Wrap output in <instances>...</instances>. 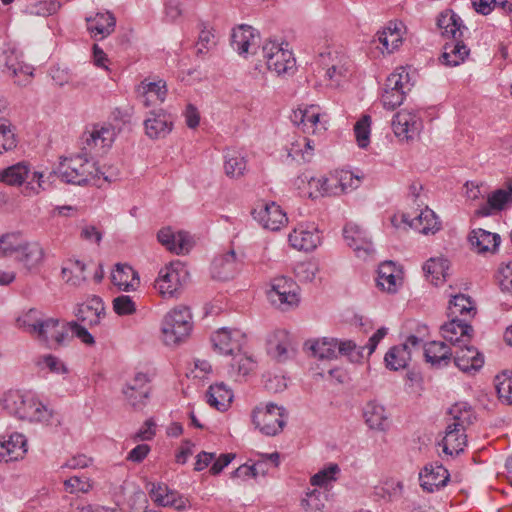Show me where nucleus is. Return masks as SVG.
Here are the masks:
<instances>
[{
  "mask_svg": "<svg viewBox=\"0 0 512 512\" xmlns=\"http://www.w3.org/2000/svg\"><path fill=\"white\" fill-rule=\"evenodd\" d=\"M426 330L427 327L422 326L418 330L419 333H422V336L410 335L403 344L391 347L384 358L387 368L394 371L406 368L411 360V350L421 347Z\"/></svg>",
  "mask_w": 512,
  "mask_h": 512,
  "instance_id": "6e6552de",
  "label": "nucleus"
},
{
  "mask_svg": "<svg viewBox=\"0 0 512 512\" xmlns=\"http://www.w3.org/2000/svg\"><path fill=\"white\" fill-rule=\"evenodd\" d=\"M385 87L391 90H403L406 94L410 90L409 73L406 68L399 67L391 73L386 79Z\"/></svg>",
  "mask_w": 512,
  "mask_h": 512,
  "instance_id": "3c124183",
  "label": "nucleus"
},
{
  "mask_svg": "<svg viewBox=\"0 0 512 512\" xmlns=\"http://www.w3.org/2000/svg\"><path fill=\"white\" fill-rule=\"evenodd\" d=\"M447 268V260L441 258H431L425 263L423 267L424 271L427 274L432 275L436 280H439L440 277H445V271Z\"/></svg>",
  "mask_w": 512,
  "mask_h": 512,
  "instance_id": "0e129e2a",
  "label": "nucleus"
},
{
  "mask_svg": "<svg viewBox=\"0 0 512 512\" xmlns=\"http://www.w3.org/2000/svg\"><path fill=\"white\" fill-rule=\"evenodd\" d=\"M363 416L366 424L374 430L384 431L388 428V418L384 406L375 401L366 404Z\"/></svg>",
  "mask_w": 512,
  "mask_h": 512,
  "instance_id": "2f4dec72",
  "label": "nucleus"
},
{
  "mask_svg": "<svg viewBox=\"0 0 512 512\" xmlns=\"http://www.w3.org/2000/svg\"><path fill=\"white\" fill-rule=\"evenodd\" d=\"M224 158V169L228 177L239 178L244 175L247 163L245 157L241 154L240 151L235 149H228Z\"/></svg>",
  "mask_w": 512,
  "mask_h": 512,
  "instance_id": "72a5a7b5",
  "label": "nucleus"
},
{
  "mask_svg": "<svg viewBox=\"0 0 512 512\" xmlns=\"http://www.w3.org/2000/svg\"><path fill=\"white\" fill-rule=\"evenodd\" d=\"M379 42L383 45V48L388 53L393 52L395 49L399 47L402 42V35L398 34V32L390 33L386 31H382L378 36Z\"/></svg>",
  "mask_w": 512,
  "mask_h": 512,
  "instance_id": "774afa93",
  "label": "nucleus"
},
{
  "mask_svg": "<svg viewBox=\"0 0 512 512\" xmlns=\"http://www.w3.org/2000/svg\"><path fill=\"white\" fill-rule=\"evenodd\" d=\"M268 299L270 303L276 308L287 311L292 308H295L299 304V295L298 292H268Z\"/></svg>",
  "mask_w": 512,
  "mask_h": 512,
  "instance_id": "a19ab883",
  "label": "nucleus"
},
{
  "mask_svg": "<svg viewBox=\"0 0 512 512\" xmlns=\"http://www.w3.org/2000/svg\"><path fill=\"white\" fill-rule=\"evenodd\" d=\"M405 95L403 90H391L385 87L384 93L382 94L383 106L387 109L394 110L403 103Z\"/></svg>",
  "mask_w": 512,
  "mask_h": 512,
  "instance_id": "680f3d73",
  "label": "nucleus"
},
{
  "mask_svg": "<svg viewBox=\"0 0 512 512\" xmlns=\"http://www.w3.org/2000/svg\"><path fill=\"white\" fill-rule=\"evenodd\" d=\"M60 3L55 0H42L27 4L24 12L34 16H49L60 9Z\"/></svg>",
  "mask_w": 512,
  "mask_h": 512,
  "instance_id": "de8ad7c7",
  "label": "nucleus"
},
{
  "mask_svg": "<svg viewBox=\"0 0 512 512\" xmlns=\"http://www.w3.org/2000/svg\"><path fill=\"white\" fill-rule=\"evenodd\" d=\"M448 425L446 427L445 436L442 440L443 452L447 455H458L463 452L467 444L466 430Z\"/></svg>",
  "mask_w": 512,
  "mask_h": 512,
  "instance_id": "c756f323",
  "label": "nucleus"
},
{
  "mask_svg": "<svg viewBox=\"0 0 512 512\" xmlns=\"http://www.w3.org/2000/svg\"><path fill=\"white\" fill-rule=\"evenodd\" d=\"M3 405L10 414L29 422L48 424L53 417V411L42 402L19 392L8 393Z\"/></svg>",
  "mask_w": 512,
  "mask_h": 512,
  "instance_id": "f03ea898",
  "label": "nucleus"
},
{
  "mask_svg": "<svg viewBox=\"0 0 512 512\" xmlns=\"http://www.w3.org/2000/svg\"><path fill=\"white\" fill-rule=\"evenodd\" d=\"M104 315L105 306L98 296H93L87 302L79 305L76 312L77 319L89 326L98 325Z\"/></svg>",
  "mask_w": 512,
  "mask_h": 512,
  "instance_id": "a878e982",
  "label": "nucleus"
},
{
  "mask_svg": "<svg viewBox=\"0 0 512 512\" xmlns=\"http://www.w3.org/2000/svg\"><path fill=\"white\" fill-rule=\"evenodd\" d=\"M450 480L448 470L438 463L427 464L419 473L421 488L428 493L439 491L445 487Z\"/></svg>",
  "mask_w": 512,
  "mask_h": 512,
  "instance_id": "ddd939ff",
  "label": "nucleus"
},
{
  "mask_svg": "<svg viewBox=\"0 0 512 512\" xmlns=\"http://www.w3.org/2000/svg\"><path fill=\"white\" fill-rule=\"evenodd\" d=\"M318 268L316 264L312 262H302L298 263L294 269L295 276L299 281L302 282H311L314 280L316 276Z\"/></svg>",
  "mask_w": 512,
  "mask_h": 512,
  "instance_id": "338daca9",
  "label": "nucleus"
},
{
  "mask_svg": "<svg viewBox=\"0 0 512 512\" xmlns=\"http://www.w3.org/2000/svg\"><path fill=\"white\" fill-rule=\"evenodd\" d=\"M82 144L83 150L91 153L92 151H98L102 148V144L100 142L99 132L96 130L95 126L91 128V130H87L82 135Z\"/></svg>",
  "mask_w": 512,
  "mask_h": 512,
  "instance_id": "e2e57ef3",
  "label": "nucleus"
},
{
  "mask_svg": "<svg viewBox=\"0 0 512 512\" xmlns=\"http://www.w3.org/2000/svg\"><path fill=\"white\" fill-rule=\"evenodd\" d=\"M290 245L299 250L310 252L321 242V233L314 224H301L289 234Z\"/></svg>",
  "mask_w": 512,
  "mask_h": 512,
  "instance_id": "f8f14e48",
  "label": "nucleus"
},
{
  "mask_svg": "<svg viewBox=\"0 0 512 512\" xmlns=\"http://www.w3.org/2000/svg\"><path fill=\"white\" fill-rule=\"evenodd\" d=\"M84 271L85 264L81 261H76L72 269L66 267L62 268V276L67 283L77 286L86 280V277L83 275Z\"/></svg>",
  "mask_w": 512,
  "mask_h": 512,
  "instance_id": "5fc2aeb1",
  "label": "nucleus"
},
{
  "mask_svg": "<svg viewBox=\"0 0 512 512\" xmlns=\"http://www.w3.org/2000/svg\"><path fill=\"white\" fill-rule=\"evenodd\" d=\"M366 347L357 345L353 340H339L337 345V356H345L351 362L359 363L364 358Z\"/></svg>",
  "mask_w": 512,
  "mask_h": 512,
  "instance_id": "49530a36",
  "label": "nucleus"
},
{
  "mask_svg": "<svg viewBox=\"0 0 512 512\" xmlns=\"http://www.w3.org/2000/svg\"><path fill=\"white\" fill-rule=\"evenodd\" d=\"M260 44L258 32L250 25H240L233 29L231 46L240 55L256 54Z\"/></svg>",
  "mask_w": 512,
  "mask_h": 512,
  "instance_id": "2eb2a0df",
  "label": "nucleus"
},
{
  "mask_svg": "<svg viewBox=\"0 0 512 512\" xmlns=\"http://www.w3.org/2000/svg\"><path fill=\"white\" fill-rule=\"evenodd\" d=\"M97 163L84 155L63 158L54 173L65 183L85 185L95 181Z\"/></svg>",
  "mask_w": 512,
  "mask_h": 512,
  "instance_id": "7ed1b4c3",
  "label": "nucleus"
},
{
  "mask_svg": "<svg viewBox=\"0 0 512 512\" xmlns=\"http://www.w3.org/2000/svg\"><path fill=\"white\" fill-rule=\"evenodd\" d=\"M30 179V169L23 162L12 165L0 173V181L8 185H22Z\"/></svg>",
  "mask_w": 512,
  "mask_h": 512,
  "instance_id": "c9c22d12",
  "label": "nucleus"
},
{
  "mask_svg": "<svg viewBox=\"0 0 512 512\" xmlns=\"http://www.w3.org/2000/svg\"><path fill=\"white\" fill-rule=\"evenodd\" d=\"M394 269L395 266L391 261L380 264L378 269L377 285L389 293L397 291V278L394 275Z\"/></svg>",
  "mask_w": 512,
  "mask_h": 512,
  "instance_id": "58836bf2",
  "label": "nucleus"
},
{
  "mask_svg": "<svg viewBox=\"0 0 512 512\" xmlns=\"http://www.w3.org/2000/svg\"><path fill=\"white\" fill-rule=\"evenodd\" d=\"M337 338H322L306 342L305 346L312 352L313 356L319 359L337 358Z\"/></svg>",
  "mask_w": 512,
  "mask_h": 512,
  "instance_id": "473e14b6",
  "label": "nucleus"
},
{
  "mask_svg": "<svg viewBox=\"0 0 512 512\" xmlns=\"http://www.w3.org/2000/svg\"><path fill=\"white\" fill-rule=\"evenodd\" d=\"M468 241L471 249L478 253H495L500 245L501 237L497 233L478 228L469 233Z\"/></svg>",
  "mask_w": 512,
  "mask_h": 512,
  "instance_id": "5701e85b",
  "label": "nucleus"
},
{
  "mask_svg": "<svg viewBox=\"0 0 512 512\" xmlns=\"http://www.w3.org/2000/svg\"><path fill=\"white\" fill-rule=\"evenodd\" d=\"M24 239L20 233H7L0 237V257L17 256Z\"/></svg>",
  "mask_w": 512,
  "mask_h": 512,
  "instance_id": "c03bdc74",
  "label": "nucleus"
},
{
  "mask_svg": "<svg viewBox=\"0 0 512 512\" xmlns=\"http://www.w3.org/2000/svg\"><path fill=\"white\" fill-rule=\"evenodd\" d=\"M308 186L310 189L309 196L311 198L337 196L336 188L329 186V177H312L308 180Z\"/></svg>",
  "mask_w": 512,
  "mask_h": 512,
  "instance_id": "8fccbe9b",
  "label": "nucleus"
},
{
  "mask_svg": "<svg viewBox=\"0 0 512 512\" xmlns=\"http://www.w3.org/2000/svg\"><path fill=\"white\" fill-rule=\"evenodd\" d=\"M213 347L218 353L233 355L240 351L245 343V334L239 329L220 328L211 337Z\"/></svg>",
  "mask_w": 512,
  "mask_h": 512,
  "instance_id": "9b49d317",
  "label": "nucleus"
},
{
  "mask_svg": "<svg viewBox=\"0 0 512 512\" xmlns=\"http://www.w3.org/2000/svg\"><path fill=\"white\" fill-rule=\"evenodd\" d=\"M17 146L15 133L6 118H0V154L14 149Z\"/></svg>",
  "mask_w": 512,
  "mask_h": 512,
  "instance_id": "603ef678",
  "label": "nucleus"
},
{
  "mask_svg": "<svg viewBox=\"0 0 512 512\" xmlns=\"http://www.w3.org/2000/svg\"><path fill=\"white\" fill-rule=\"evenodd\" d=\"M111 280L122 291H134L140 284L138 272L130 265L117 263L112 272Z\"/></svg>",
  "mask_w": 512,
  "mask_h": 512,
  "instance_id": "bb28decb",
  "label": "nucleus"
},
{
  "mask_svg": "<svg viewBox=\"0 0 512 512\" xmlns=\"http://www.w3.org/2000/svg\"><path fill=\"white\" fill-rule=\"evenodd\" d=\"M136 94L139 101L145 107L161 104L167 95L166 82L164 80L149 81L144 79L136 87Z\"/></svg>",
  "mask_w": 512,
  "mask_h": 512,
  "instance_id": "a211bd4d",
  "label": "nucleus"
},
{
  "mask_svg": "<svg viewBox=\"0 0 512 512\" xmlns=\"http://www.w3.org/2000/svg\"><path fill=\"white\" fill-rule=\"evenodd\" d=\"M424 356L433 367L440 368L450 363L453 353L444 342L432 341L424 346Z\"/></svg>",
  "mask_w": 512,
  "mask_h": 512,
  "instance_id": "c85d7f7f",
  "label": "nucleus"
},
{
  "mask_svg": "<svg viewBox=\"0 0 512 512\" xmlns=\"http://www.w3.org/2000/svg\"><path fill=\"white\" fill-rule=\"evenodd\" d=\"M113 309L120 316L132 315L136 312V304L128 295H120L113 300Z\"/></svg>",
  "mask_w": 512,
  "mask_h": 512,
  "instance_id": "052dcab7",
  "label": "nucleus"
},
{
  "mask_svg": "<svg viewBox=\"0 0 512 512\" xmlns=\"http://www.w3.org/2000/svg\"><path fill=\"white\" fill-rule=\"evenodd\" d=\"M319 116L316 107L310 106L294 110L290 118L294 125L302 127L303 132L315 134L320 129H326L319 123Z\"/></svg>",
  "mask_w": 512,
  "mask_h": 512,
  "instance_id": "393cba45",
  "label": "nucleus"
},
{
  "mask_svg": "<svg viewBox=\"0 0 512 512\" xmlns=\"http://www.w3.org/2000/svg\"><path fill=\"white\" fill-rule=\"evenodd\" d=\"M452 353L455 365L463 372L478 371L484 364L483 356L469 343L456 346Z\"/></svg>",
  "mask_w": 512,
  "mask_h": 512,
  "instance_id": "aec40b11",
  "label": "nucleus"
},
{
  "mask_svg": "<svg viewBox=\"0 0 512 512\" xmlns=\"http://www.w3.org/2000/svg\"><path fill=\"white\" fill-rule=\"evenodd\" d=\"M412 225L423 234H428L429 232L434 233L440 228V223L435 213L429 208L422 210L413 220Z\"/></svg>",
  "mask_w": 512,
  "mask_h": 512,
  "instance_id": "37998d69",
  "label": "nucleus"
},
{
  "mask_svg": "<svg viewBox=\"0 0 512 512\" xmlns=\"http://www.w3.org/2000/svg\"><path fill=\"white\" fill-rule=\"evenodd\" d=\"M344 239L357 257L366 259L374 252L373 244L365 230L355 223H348L343 229Z\"/></svg>",
  "mask_w": 512,
  "mask_h": 512,
  "instance_id": "4468645a",
  "label": "nucleus"
},
{
  "mask_svg": "<svg viewBox=\"0 0 512 512\" xmlns=\"http://www.w3.org/2000/svg\"><path fill=\"white\" fill-rule=\"evenodd\" d=\"M43 258V250L39 243L24 240L16 259L26 267L31 268L37 265Z\"/></svg>",
  "mask_w": 512,
  "mask_h": 512,
  "instance_id": "e433bc0d",
  "label": "nucleus"
},
{
  "mask_svg": "<svg viewBox=\"0 0 512 512\" xmlns=\"http://www.w3.org/2000/svg\"><path fill=\"white\" fill-rule=\"evenodd\" d=\"M159 499V506L173 507L176 510H184L186 508V499L179 495L175 490L170 489L169 493L165 494V497Z\"/></svg>",
  "mask_w": 512,
  "mask_h": 512,
  "instance_id": "69168bd1",
  "label": "nucleus"
},
{
  "mask_svg": "<svg viewBox=\"0 0 512 512\" xmlns=\"http://www.w3.org/2000/svg\"><path fill=\"white\" fill-rule=\"evenodd\" d=\"M242 259L237 257L234 249L216 256L211 264L212 277L218 280H228L233 278L239 271Z\"/></svg>",
  "mask_w": 512,
  "mask_h": 512,
  "instance_id": "dca6fc26",
  "label": "nucleus"
},
{
  "mask_svg": "<svg viewBox=\"0 0 512 512\" xmlns=\"http://www.w3.org/2000/svg\"><path fill=\"white\" fill-rule=\"evenodd\" d=\"M324 500V493L318 489H313L306 494V497L302 500V505L309 512H317L324 508Z\"/></svg>",
  "mask_w": 512,
  "mask_h": 512,
  "instance_id": "13d9d810",
  "label": "nucleus"
},
{
  "mask_svg": "<svg viewBox=\"0 0 512 512\" xmlns=\"http://www.w3.org/2000/svg\"><path fill=\"white\" fill-rule=\"evenodd\" d=\"M449 415L451 416V422L448 425L453 426L452 429L460 428L466 430L470 426L475 416L470 406L466 403H456L449 409Z\"/></svg>",
  "mask_w": 512,
  "mask_h": 512,
  "instance_id": "f704fd0d",
  "label": "nucleus"
},
{
  "mask_svg": "<svg viewBox=\"0 0 512 512\" xmlns=\"http://www.w3.org/2000/svg\"><path fill=\"white\" fill-rule=\"evenodd\" d=\"M27 452V440L23 434L13 433L8 439L0 438V462L16 461Z\"/></svg>",
  "mask_w": 512,
  "mask_h": 512,
  "instance_id": "b1692460",
  "label": "nucleus"
},
{
  "mask_svg": "<svg viewBox=\"0 0 512 512\" xmlns=\"http://www.w3.org/2000/svg\"><path fill=\"white\" fill-rule=\"evenodd\" d=\"M144 128L150 139H160L172 131L173 121L163 109L151 110L144 120Z\"/></svg>",
  "mask_w": 512,
  "mask_h": 512,
  "instance_id": "f3484780",
  "label": "nucleus"
},
{
  "mask_svg": "<svg viewBox=\"0 0 512 512\" xmlns=\"http://www.w3.org/2000/svg\"><path fill=\"white\" fill-rule=\"evenodd\" d=\"M421 127V118L412 111L401 110L393 117L392 128L394 134L402 141L416 138L420 133Z\"/></svg>",
  "mask_w": 512,
  "mask_h": 512,
  "instance_id": "9d476101",
  "label": "nucleus"
},
{
  "mask_svg": "<svg viewBox=\"0 0 512 512\" xmlns=\"http://www.w3.org/2000/svg\"><path fill=\"white\" fill-rule=\"evenodd\" d=\"M339 471V466L335 463H331L327 468H324L313 475L310 482L313 486L327 485L329 482L336 479L335 475L339 473Z\"/></svg>",
  "mask_w": 512,
  "mask_h": 512,
  "instance_id": "4d7b16f0",
  "label": "nucleus"
},
{
  "mask_svg": "<svg viewBox=\"0 0 512 512\" xmlns=\"http://www.w3.org/2000/svg\"><path fill=\"white\" fill-rule=\"evenodd\" d=\"M512 205V180L506 182L505 188L493 191L487 199V203L478 210L479 216H489L492 211H502Z\"/></svg>",
  "mask_w": 512,
  "mask_h": 512,
  "instance_id": "4be33fe9",
  "label": "nucleus"
},
{
  "mask_svg": "<svg viewBox=\"0 0 512 512\" xmlns=\"http://www.w3.org/2000/svg\"><path fill=\"white\" fill-rule=\"evenodd\" d=\"M87 30L92 37L103 39L109 36L115 29L116 19L110 12L97 13L93 17H87Z\"/></svg>",
  "mask_w": 512,
  "mask_h": 512,
  "instance_id": "cd10ccee",
  "label": "nucleus"
},
{
  "mask_svg": "<svg viewBox=\"0 0 512 512\" xmlns=\"http://www.w3.org/2000/svg\"><path fill=\"white\" fill-rule=\"evenodd\" d=\"M187 276L182 263L171 262L159 271L154 286L162 297H174L182 289Z\"/></svg>",
  "mask_w": 512,
  "mask_h": 512,
  "instance_id": "423d86ee",
  "label": "nucleus"
},
{
  "mask_svg": "<svg viewBox=\"0 0 512 512\" xmlns=\"http://www.w3.org/2000/svg\"><path fill=\"white\" fill-rule=\"evenodd\" d=\"M206 398L210 406L225 411L233 400V393L224 383H217L209 387Z\"/></svg>",
  "mask_w": 512,
  "mask_h": 512,
  "instance_id": "7c9ffc66",
  "label": "nucleus"
},
{
  "mask_svg": "<svg viewBox=\"0 0 512 512\" xmlns=\"http://www.w3.org/2000/svg\"><path fill=\"white\" fill-rule=\"evenodd\" d=\"M261 54L268 70L277 75L286 74L295 67L293 53L275 41H266L261 48Z\"/></svg>",
  "mask_w": 512,
  "mask_h": 512,
  "instance_id": "0eeeda50",
  "label": "nucleus"
},
{
  "mask_svg": "<svg viewBox=\"0 0 512 512\" xmlns=\"http://www.w3.org/2000/svg\"><path fill=\"white\" fill-rule=\"evenodd\" d=\"M286 417L284 407L268 403L264 407L258 406L253 410L252 421L264 435L275 436L283 430Z\"/></svg>",
  "mask_w": 512,
  "mask_h": 512,
  "instance_id": "39448f33",
  "label": "nucleus"
},
{
  "mask_svg": "<svg viewBox=\"0 0 512 512\" xmlns=\"http://www.w3.org/2000/svg\"><path fill=\"white\" fill-rule=\"evenodd\" d=\"M475 307L469 296L458 294L453 297L449 302L448 316L450 318H457L465 315H474Z\"/></svg>",
  "mask_w": 512,
  "mask_h": 512,
  "instance_id": "4c0bfd02",
  "label": "nucleus"
},
{
  "mask_svg": "<svg viewBox=\"0 0 512 512\" xmlns=\"http://www.w3.org/2000/svg\"><path fill=\"white\" fill-rule=\"evenodd\" d=\"M494 384L499 400L506 405H512V371L505 370L496 375Z\"/></svg>",
  "mask_w": 512,
  "mask_h": 512,
  "instance_id": "ea45409f",
  "label": "nucleus"
},
{
  "mask_svg": "<svg viewBox=\"0 0 512 512\" xmlns=\"http://www.w3.org/2000/svg\"><path fill=\"white\" fill-rule=\"evenodd\" d=\"M437 26L442 35L450 39L443 47L442 62L451 67L460 65L470 53V49L462 41L463 30L467 28L463 25L461 18L452 10L440 13Z\"/></svg>",
  "mask_w": 512,
  "mask_h": 512,
  "instance_id": "f257e3e1",
  "label": "nucleus"
},
{
  "mask_svg": "<svg viewBox=\"0 0 512 512\" xmlns=\"http://www.w3.org/2000/svg\"><path fill=\"white\" fill-rule=\"evenodd\" d=\"M148 376L137 373L124 389V395L129 404L135 409H141L149 397L150 387Z\"/></svg>",
  "mask_w": 512,
  "mask_h": 512,
  "instance_id": "6ab92c4d",
  "label": "nucleus"
},
{
  "mask_svg": "<svg viewBox=\"0 0 512 512\" xmlns=\"http://www.w3.org/2000/svg\"><path fill=\"white\" fill-rule=\"evenodd\" d=\"M59 319L45 317L34 337L49 346L53 345L56 331L59 330Z\"/></svg>",
  "mask_w": 512,
  "mask_h": 512,
  "instance_id": "09e8293b",
  "label": "nucleus"
},
{
  "mask_svg": "<svg viewBox=\"0 0 512 512\" xmlns=\"http://www.w3.org/2000/svg\"><path fill=\"white\" fill-rule=\"evenodd\" d=\"M336 180L337 183L340 184V187H342L341 190H343L344 193L355 190L361 183V177L354 175L348 170L336 171Z\"/></svg>",
  "mask_w": 512,
  "mask_h": 512,
  "instance_id": "6e6d98bb",
  "label": "nucleus"
},
{
  "mask_svg": "<svg viewBox=\"0 0 512 512\" xmlns=\"http://www.w3.org/2000/svg\"><path fill=\"white\" fill-rule=\"evenodd\" d=\"M348 67L343 56H338L334 62L326 68L324 77L330 82V86L338 87L347 77Z\"/></svg>",
  "mask_w": 512,
  "mask_h": 512,
  "instance_id": "79ce46f5",
  "label": "nucleus"
},
{
  "mask_svg": "<svg viewBox=\"0 0 512 512\" xmlns=\"http://www.w3.org/2000/svg\"><path fill=\"white\" fill-rule=\"evenodd\" d=\"M255 367V362L252 358L238 354L233 358V363L231 364L232 372H234L237 376L245 377L247 376Z\"/></svg>",
  "mask_w": 512,
  "mask_h": 512,
  "instance_id": "bf43d9fd",
  "label": "nucleus"
},
{
  "mask_svg": "<svg viewBox=\"0 0 512 512\" xmlns=\"http://www.w3.org/2000/svg\"><path fill=\"white\" fill-rule=\"evenodd\" d=\"M163 341L168 346L184 342L192 331V315L186 306H177L163 318L161 326Z\"/></svg>",
  "mask_w": 512,
  "mask_h": 512,
  "instance_id": "20e7f679",
  "label": "nucleus"
},
{
  "mask_svg": "<svg viewBox=\"0 0 512 512\" xmlns=\"http://www.w3.org/2000/svg\"><path fill=\"white\" fill-rule=\"evenodd\" d=\"M370 125L371 117L369 115H363L354 126V133L361 148H366L369 145L370 139Z\"/></svg>",
  "mask_w": 512,
  "mask_h": 512,
  "instance_id": "864d4df0",
  "label": "nucleus"
},
{
  "mask_svg": "<svg viewBox=\"0 0 512 512\" xmlns=\"http://www.w3.org/2000/svg\"><path fill=\"white\" fill-rule=\"evenodd\" d=\"M443 338L453 346L470 343L473 328L466 323L465 319L451 318V320L441 326Z\"/></svg>",
  "mask_w": 512,
  "mask_h": 512,
  "instance_id": "412c9836",
  "label": "nucleus"
},
{
  "mask_svg": "<svg viewBox=\"0 0 512 512\" xmlns=\"http://www.w3.org/2000/svg\"><path fill=\"white\" fill-rule=\"evenodd\" d=\"M252 216L263 228L271 231H278L288 221L286 213L275 202H260L252 210Z\"/></svg>",
  "mask_w": 512,
  "mask_h": 512,
  "instance_id": "1a4fd4ad",
  "label": "nucleus"
},
{
  "mask_svg": "<svg viewBox=\"0 0 512 512\" xmlns=\"http://www.w3.org/2000/svg\"><path fill=\"white\" fill-rule=\"evenodd\" d=\"M44 319L45 317L40 311L30 309L17 318V325L34 337L39 327H42L41 323Z\"/></svg>",
  "mask_w": 512,
  "mask_h": 512,
  "instance_id": "a18cd8bd",
  "label": "nucleus"
}]
</instances>
